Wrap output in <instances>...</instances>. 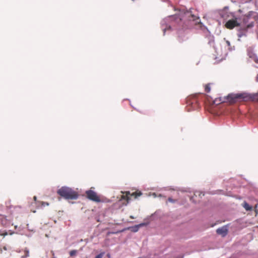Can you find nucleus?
Segmentation results:
<instances>
[{"instance_id": "obj_25", "label": "nucleus", "mask_w": 258, "mask_h": 258, "mask_svg": "<svg viewBox=\"0 0 258 258\" xmlns=\"http://www.w3.org/2000/svg\"><path fill=\"white\" fill-rule=\"evenodd\" d=\"M255 81L256 82H258V74L256 76Z\"/></svg>"}, {"instance_id": "obj_31", "label": "nucleus", "mask_w": 258, "mask_h": 258, "mask_svg": "<svg viewBox=\"0 0 258 258\" xmlns=\"http://www.w3.org/2000/svg\"><path fill=\"white\" fill-rule=\"evenodd\" d=\"M154 214H152V215H151V217H153V216H154Z\"/></svg>"}, {"instance_id": "obj_8", "label": "nucleus", "mask_w": 258, "mask_h": 258, "mask_svg": "<svg viewBox=\"0 0 258 258\" xmlns=\"http://www.w3.org/2000/svg\"><path fill=\"white\" fill-rule=\"evenodd\" d=\"M139 227L138 225H136L135 226H131L128 228V229H130L133 232H137L138 231L139 229Z\"/></svg>"}, {"instance_id": "obj_1", "label": "nucleus", "mask_w": 258, "mask_h": 258, "mask_svg": "<svg viewBox=\"0 0 258 258\" xmlns=\"http://www.w3.org/2000/svg\"><path fill=\"white\" fill-rule=\"evenodd\" d=\"M57 194L65 200H77L79 197L78 193L73 188L67 186H61L57 190Z\"/></svg>"}, {"instance_id": "obj_29", "label": "nucleus", "mask_w": 258, "mask_h": 258, "mask_svg": "<svg viewBox=\"0 0 258 258\" xmlns=\"http://www.w3.org/2000/svg\"><path fill=\"white\" fill-rule=\"evenodd\" d=\"M17 227H18V226H17V225L15 226V229H17Z\"/></svg>"}, {"instance_id": "obj_20", "label": "nucleus", "mask_w": 258, "mask_h": 258, "mask_svg": "<svg viewBox=\"0 0 258 258\" xmlns=\"http://www.w3.org/2000/svg\"><path fill=\"white\" fill-rule=\"evenodd\" d=\"M184 256V254H180L178 255H177L175 258H183Z\"/></svg>"}, {"instance_id": "obj_30", "label": "nucleus", "mask_w": 258, "mask_h": 258, "mask_svg": "<svg viewBox=\"0 0 258 258\" xmlns=\"http://www.w3.org/2000/svg\"><path fill=\"white\" fill-rule=\"evenodd\" d=\"M131 218L132 219H134V217L133 216H131Z\"/></svg>"}, {"instance_id": "obj_11", "label": "nucleus", "mask_w": 258, "mask_h": 258, "mask_svg": "<svg viewBox=\"0 0 258 258\" xmlns=\"http://www.w3.org/2000/svg\"><path fill=\"white\" fill-rule=\"evenodd\" d=\"M77 250H71L69 252L70 255L71 256H75L77 254Z\"/></svg>"}, {"instance_id": "obj_3", "label": "nucleus", "mask_w": 258, "mask_h": 258, "mask_svg": "<svg viewBox=\"0 0 258 258\" xmlns=\"http://www.w3.org/2000/svg\"><path fill=\"white\" fill-rule=\"evenodd\" d=\"M86 194L89 200L97 203L101 202L100 198L94 191L89 189L86 191Z\"/></svg>"}, {"instance_id": "obj_6", "label": "nucleus", "mask_w": 258, "mask_h": 258, "mask_svg": "<svg viewBox=\"0 0 258 258\" xmlns=\"http://www.w3.org/2000/svg\"><path fill=\"white\" fill-rule=\"evenodd\" d=\"M228 229L227 225H224L216 230V233L222 237H225L228 234Z\"/></svg>"}, {"instance_id": "obj_23", "label": "nucleus", "mask_w": 258, "mask_h": 258, "mask_svg": "<svg viewBox=\"0 0 258 258\" xmlns=\"http://www.w3.org/2000/svg\"><path fill=\"white\" fill-rule=\"evenodd\" d=\"M226 44H227L228 46H230V42L229 41L227 40L226 41Z\"/></svg>"}, {"instance_id": "obj_21", "label": "nucleus", "mask_w": 258, "mask_h": 258, "mask_svg": "<svg viewBox=\"0 0 258 258\" xmlns=\"http://www.w3.org/2000/svg\"><path fill=\"white\" fill-rule=\"evenodd\" d=\"M7 234H8V233L7 232H3V233L0 234V235H4V236H6Z\"/></svg>"}, {"instance_id": "obj_26", "label": "nucleus", "mask_w": 258, "mask_h": 258, "mask_svg": "<svg viewBox=\"0 0 258 258\" xmlns=\"http://www.w3.org/2000/svg\"><path fill=\"white\" fill-rule=\"evenodd\" d=\"M34 200L35 201H36V197H35H35H34Z\"/></svg>"}, {"instance_id": "obj_5", "label": "nucleus", "mask_w": 258, "mask_h": 258, "mask_svg": "<svg viewBox=\"0 0 258 258\" xmlns=\"http://www.w3.org/2000/svg\"><path fill=\"white\" fill-rule=\"evenodd\" d=\"M0 223L6 227H9L12 225V220L10 219H8L5 215L0 214Z\"/></svg>"}, {"instance_id": "obj_4", "label": "nucleus", "mask_w": 258, "mask_h": 258, "mask_svg": "<svg viewBox=\"0 0 258 258\" xmlns=\"http://www.w3.org/2000/svg\"><path fill=\"white\" fill-rule=\"evenodd\" d=\"M188 17L190 25H198L199 27H202V24L199 17L191 14L189 15Z\"/></svg>"}, {"instance_id": "obj_13", "label": "nucleus", "mask_w": 258, "mask_h": 258, "mask_svg": "<svg viewBox=\"0 0 258 258\" xmlns=\"http://www.w3.org/2000/svg\"><path fill=\"white\" fill-rule=\"evenodd\" d=\"M205 91L207 93L208 92H210V90H211V88L210 87V85L209 84H207L205 86Z\"/></svg>"}, {"instance_id": "obj_16", "label": "nucleus", "mask_w": 258, "mask_h": 258, "mask_svg": "<svg viewBox=\"0 0 258 258\" xmlns=\"http://www.w3.org/2000/svg\"><path fill=\"white\" fill-rule=\"evenodd\" d=\"M104 254V252H101L99 254L96 255L95 258H102Z\"/></svg>"}, {"instance_id": "obj_32", "label": "nucleus", "mask_w": 258, "mask_h": 258, "mask_svg": "<svg viewBox=\"0 0 258 258\" xmlns=\"http://www.w3.org/2000/svg\"><path fill=\"white\" fill-rule=\"evenodd\" d=\"M192 198H192V197H191V198H190V200H192Z\"/></svg>"}, {"instance_id": "obj_24", "label": "nucleus", "mask_w": 258, "mask_h": 258, "mask_svg": "<svg viewBox=\"0 0 258 258\" xmlns=\"http://www.w3.org/2000/svg\"><path fill=\"white\" fill-rule=\"evenodd\" d=\"M251 26H250V25H248L246 27H245V28H244V30H246V29H247L248 28H249V27H251Z\"/></svg>"}, {"instance_id": "obj_14", "label": "nucleus", "mask_w": 258, "mask_h": 258, "mask_svg": "<svg viewBox=\"0 0 258 258\" xmlns=\"http://www.w3.org/2000/svg\"><path fill=\"white\" fill-rule=\"evenodd\" d=\"M168 201L170 203H175L177 201V200L173 199L171 197H169L168 199Z\"/></svg>"}, {"instance_id": "obj_18", "label": "nucleus", "mask_w": 258, "mask_h": 258, "mask_svg": "<svg viewBox=\"0 0 258 258\" xmlns=\"http://www.w3.org/2000/svg\"><path fill=\"white\" fill-rule=\"evenodd\" d=\"M49 205V204L47 202H42V207H45V206H48Z\"/></svg>"}, {"instance_id": "obj_2", "label": "nucleus", "mask_w": 258, "mask_h": 258, "mask_svg": "<svg viewBox=\"0 0 258 258\" xmlns=\"http://www.w3.org/2000/svg\"><path fill=\"white\" fill-rule=\"evenodd\" d=\"M188 106L187 111L191 110H197L200 107V105L196 98L188 99L186 101Z\"/></svg>"}, {"instance_id": "obj_9", "label": "nucleus", "mask_w": 258, "mask_h": 258, "mask_svg": "<svg viewBox=\"0 0 258 258\" xmlns=\"http://www.w3.org/2000/svg\"><path fill=\"white\" fill-rule=\"evenodd\" d=\"M243 207L246 211H250L252 209V207L250 206L246 202L244 201L243 203Z\"/></svg>"}, {"instance_id": "obj_17", "label": "nucleus", "mask_w": 258, "mask_h": 258, "mask_svg": "<svg viewBox=\"0 0 258 258\" xmlns=\"http://www.w3.org/2000/svg\"><path fill=\"white\" fill-rule=\"evenodd\" d=\"M147 225H148L147 223H140L139 224H138V225L139 227V228H140L141 227H143L144 226H146Z\"/></svg>"}, {"instance_id": "obj_7", "label": "nucleus", "mask_w": 258, "mask_h": 258, "mask_svg": "<svg viewBox=\"0 0 258 258\" xmlns=\"http://www.w3.org/2000/svg\"><path fill=\"white\" fill-rule=\"evenodd\" d=\"M239 25V23L237 22L236 19L229 20L226 22L225 24L226 27L229 29H232L235 26H238Z\"/></svg>"}, {"instance_id": "obj_27", "label": "nucleus", "mask_w": 258, "mask_h": 258, "mask_svg": "<svg viewBox=\"0 0 258 258\" xmlns=\"http://www.w3.org/2000/svg\"><path fill=\"white\" fill-rule=\"evenodd\" d=\"M216 102H217V99H216V100L214 101V103H216Z\"/></svg>"}, {"instance_id": "obj_22", "label": "nucleus", "mask_w": 258, "mask_h": 258, "mask_svg": "<svg viewBox=\"0 0 258 258\" xmlns=\"http://www.w3.org/2000/svg\"><path fill=\"white\" fill-rule=\"evenodd\" d=\"M170 29V26H169V27H168V28H164V30H163V31H164V33H165V31H166L167 29Z\"/></svg>"}, {"instance_id": "obj_12", "label": "nucleus", "mask_w": 258, "mask_h": 258, "mask_svg": "<svg viewBox=\"0 0 258 258\" xmlns=\"http://www.w3.org/2000/svg\"><path fill=\"white\" fill-rule=\"evenodd\" d=\"M250 57L253 60L254 62L256 63H258V58L255 55H253V56H250Z\"/></svg>"}, {"instance_id": "obj_19", "label": "nucleus", "mask_w": 258, "mask_h": 258, "mask_svg": "<svg viewBox=\"0 0 258 258\" xmlns=\"http://www.w3.org/2000/svg\"><path fill=\"white\" fill-rule=\"evenodd\" d=\"M124 230H120V231H117V232H109V233H112V234H116V233H119V232H121L122 231H123Z\"/></svg>"}, {"instance_id": "obj_28", "label": "nucleus", "mask_w": 258, "mask_h": 258, "mask_svg": "<svg viewBox=\"0 0 258 258\" xmlns=\"http://www.w3.org/2000/svg\"><path fill=\"white\" fill-rule=\"evenodd\" d=\"M181 191H183V192L187 191L186 190H182Z\"/></svg>"}, {"instance_id": "obj_15", "label": "nucleus", "mask_w": 258, "mask_h": 258, "mask_svg": "<svg viewBox=\"0 0 258 258\" xmlns=\"http://www.w3.org/2000/svg\"><path fill=\"white\" fill-rule=\"evenodd\" d=\"M141 195H142V193L141 192H135L132 195L135 196V198H137V197L140 196Z\"/></svg>"}, {"instance_id": "obj_10", "label": "nucleus", "mask_w": 258, "mask_h": 258, "mask_svg": "<svg viewBox=\"0 0 258 258\" xmlns=\"http://www.w3.org/2000/svg\"><path fill=\"white\" fill-rule=\"evenodd\" d=\"M24 252L25 253V255L22 256L21 258H26L29 255V250L28 248H26L24 250Z\"/></svg>"}]
</instances>
